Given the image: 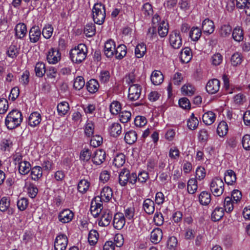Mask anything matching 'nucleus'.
<instances>
[{
	"instance_id": "obj_44",
	"label": "nucleus",
	"mask_w": 250,
	"mask_h": 250,
	"mask_svg": "<svg viewBox=\"0 0 250 250\" xmlns=\"http://www.w3.org/2000/svg\"><path fill=\"white\" fill-rule=\"evenodd\" d=\"M202 34L201 30L197 27H193L190 32L189 37L194 41H198Z\"/></svg>"
},
{
	"instance_id": "obj_41",
	"label": "nucleus",
	"mask_w": 250,
	"mask_h": 250,
	"mask_svg": "<svg viewBox=\"0 0 250 250\" xmlns=\"http://www.w3.org/2000/svg\"><path fill=\"white\" fill-rule=\"evenodd\" d=\"M20 48L17 45L12 44L7 49L6 54L12 59L16 58L19 54Z\"/></svg>"
},
{
	"instance_id": "obj_59",
	"label": "nucleus",
	"mask_w": 250,
	"mask_h": 250,
	"mask_svg": "<svg viewBox=\"0 0 250 250\" xmlns=\"http://www.w3.org/2000/svg\"><path fill=\"white\" fill-rule=\"evenodd\" d=\"M149 178L148 173L145 171H140L138 175H137V181L140 183H145Z\"/></svg>"
},
{
	"instance_id": "obj_3",
	"label": "nucleus",
	"mask_w": 250,
	"mask_h": 250,
	"mask_svg": "<svg viewBox=\"0 0 250 250\" xmlns=\"http://www.w3.org/2000/svg\"><path fill=\"white\" fill-rule=\"evenodd\" d=\"M104 5L101 3H97L92 8V18L94 22L99 25L104 23L105 18Z\"/></svg>"
},
{
	"instance_id": "obj_42",
	"label": "nucleus",
	"mask_w": 250,
	"mask_h": 250,
	"mask_svg": "<svg viewBox=\"0 0 250 250\" xmlns=\"http://www.w3.org/2000/svg\"><path fill=\"white\" fill-rule=\"evenodd\" d=\"M197 182L196 179L191 178L188 182L187 185V190L189 193L193 194L197 189Z\"/></svg>"
},
{
	"instance_id": "obj_38",
	"label": "nucleus",
	"mask_w": 250,
	"mask_h": 250,
	"mask_svg": "<svg viewBox=\"0 0 250 250\" xmlns=\"http://www.w3.org/2000/svg\"><path fill=\"white\" fill-rule=\"evenodd\" d=\"M199 200L201 204L207 205L211 201L210 194L206 191H202L199 196Z\"/></svg>"
},
{
	"instance_id": "obj_13",
	"label": "nucleus",
	"mask_w": 250,
	"mask_h": 250,
	"mask_svg": "<svg viewBox=\"0 0 250 250\" xmlns=\"http://www.w3.org/2000/svg\"><path fill=\"white\" fill-rule=\"evenodd\" d=\"M74 214L69 209H65L60 212L58 215L59 220L62 223L70 222L73 219Z\"/></svg>"
},
{
	"instance_id": "obj_45",
	"label": "nucleus",
	"mask_w": 250,
	"mask_h": 250,
	"mask_svg": "<svg viewBox=\"0 0 250 250\" xmlns=\"http://www.w3.org/2000/svg\"><path fill=\"white\" fill-rule=\"evenodd\" d=\"M84 33L88 37L93 36L96 33L95 26L93 23L87 24L84 28Z\"/></svg>"
},
{
	"instance_id": "obj_31",
	"label": "nucleus",
	"mask_w": 250,
	"mask_h": 250,
	"mask_svg": "<svg viewBox=\"0 0 250 250\" xmlns=\"http://www.w3.org/2000/svg\"><path fill=\"white\" fill-rule=\"evenodd\" d=\"M215 118V114L213 112L208 111L203 115L202 119L206 125H210L214 123Z\"/></svg>"
},
{
	"instance_id": "obj_58",
	"label": "nucleus",
	"mask_w": 250,
	"mask_h": 250,
	"mask_svg": "<svg viewBox=\"0 0 250 250\" xmlns=\"http://www.w3.org/2000/svg\"><path fill=\"white\" fill-rule=\"evenodd\" d=\"M199 141L201 143H206L208 141V134L207 129H201L198 135Z\"/></svg>"
},
{
	"instance_id": "obj_54",
	"label": "nucleus",
	"mask_w": 250,
	"mask_h": 250,
	"mask_svg": "<svg viewBox=\"0 0 250 250\" xmlns=\"http://www.w3.org/2000/svg\"><path fill=\"white\" fill-rule=\"evenodd\" d=\"M91 139L90 142V146L94 147L100 146L103 143V138L98 135H93L91 136Z\"/></svg>"
},
{
	"instance_id": "obj_47",
	"label": "nucleus",
	"mask_w": 250,
	"mask_h": 250,
	"mask_svg": "<svg viewBox=\"0 0 250 250\" xmlns=\"http://www.w3.org/2000/svg\"><path fill=\"white\" fill-rule=\"evenodd\" d=\"M84 84V79L82 76H78L74 80L73 87L76 90H81L83 87Z\"/></svg>"
},
{
	"instance_id": "obj_17",
	"label": "nucleus",
	"mask_w": 250,
	"mask_h": 250,
	"mask_svg": "<svg viewBox=\"0 0 250 250\" xmlns=\"http://www.w3.org/2000/svg\"><path fill=\"white\" fill-rule=\"evenodd\" d=\"M98 201H100L99 199H96L95 198L92 200L91 204L90 211L94 217H97L103 209V204L97 203Z\"/></svg>"
},
{
	"instance_id": "obj_29",
	"label": "nucleus",
	"mask_w": 250,
	"mask_h": 250,
	"mask_svg": "<svg viewBox=\"0 0 250 250\" xmlns=\"http://www.w3.org/2000/svg\"><path fill=\"white\" fill-rule=\"evenodd\" d=\"M19 173L21 175H26L29 173L31 169V165L29 162L24 161L21 162L18 166Z\"/></svg>"
},
{
	"instance_id": "obj_34",
	"label": "nucleus",
	"mask_w": 250,
	"mask_h": 250,
	"mask_svg": "<svg viewBox=\"0 0 250 250\" xmlns=\"http://www.w3.org/2000/svg\"><path fill=\"white\" fill-rule=\"evenodd\" d=\"M146 51V47L144 43L138 44L135 49V55L137 58L143 57Z\"/></svg>"
},
{
	"instance_id": "obj_51",
	"label": "nucleus",
	"mask_w": 250,
	"mask_h": 250,
	"mask_svg": "<svg viewBox=\"0 0 250 250\" xmlns=\"http://www.w3.org/2000/svg\"><path fill=\"white\" fill-rule=\"evenodd\" d=\"M121 110V105L118 101H113L110 105V111L111 114L117 115Z\"/></svg>"
},
{
	"instance_id": "obj_7",
	"label": "nucleus",
	"mask_w": 250,
	"mask_h": 250,
	"mask_svg": "<svg viewBox=\"0 0 250 250\" xmlns=\"http://www.w3.org/2000/svg\"><path fill=\"white\" fill-rule=\"evenodd\" d=\"M61 54L59 50L55 48H51L47 54V60L49 63L56 64L61 60Z\"/></svg>"
},
{
	"instance_id": "obj_2",
	"label": "nucleus",
	"mask_w": 250,
	"mask_h": 250,
	"mask_svg": "<svg viewBox=\"0 0 250 250\" xmlns=\"http://www.w3.org/2000/svg\"><path fill=\"white\" fill-rule=\"evenodd\" d=\"M21 113L17 109H13L7 115L5 123L9 129H13L19 126L22 121Z\"/></svg>"
},
{
	"instance_id": "obj_18",
	"label": "nucleus",
	"mask_w": 250,
	"mask_h": 250,
	"mask_svg": "<svg viewBox=\"0 0 250 250\" xmlns=\"http://www.w3.org/2000/svg\"><path fill=\"white\" fill-rule=\"evenodd\" d=\"M112 218V214L109 210L104 212L100 218V220L99 221V225L102 227L108 226L111 221Z\"/></svg>"
},
{
	"instance_id": "obj_21",
	"label": "nucleus",
	"mask_w": 250,
	"mask_h": 250,
	"mask_svg": "<svg viewBox=\"0 0 250 250\" xmlns=\"http://www.w3.org/2000/svg\"><path fill=\"white\" fill-rule=\"evenodd\" d=\"M41 120L40 114L37 112H34L29 117L28 124L31 126L35 127L39 125Z\"/></svg>"
},
{
	"instance_id": "obj_9",
	"label": "nucleus",
	"mask_w": 250,
	"mask_h": 250,
	"mask_svg": "<svg viewBox=\"0 0 250 250\" xmlns=\"http://www.w3.org/2000/svg\"><path fill=\"white\" fill-rule=\"evenodd\" d=\"M220 86V81L217 79H213L208 82L206 88L209 94H213L219 91Z\"/></svg>"
},
{
	"instance_id": "obj_4",
	"label": "nucleus",
	"mask_w": 250,
	"mask_h": 250,
	"mask_svg": "<svg viewBox=\"0 0 250 250\" xmlns=\"http://www.w3.org/2000/svg\"><path fill=\"white\" fill-rule=\"evenodd\" d=\"M210 189L215 196H221L224 190V184L223 180L219 177L213 179L210 185Z\"/></svg>"
},
{
	"instance_id": "obj_5",
	"label": "nucleus",
	"mask_w": 250,
	"mask_h": 250,
	"mask_svg": "<svg viewBox=\"0 0 250 250\" xmlns=\"http://www.w3.org/2000/svg\"><path fill=\"white\" fill-rule=\"evenodd\" d=\"M169 42L174 49H179L182 44V39L178 31H173L169 35Z\"/></svg>"
},
{
	"instance_id": "obj_60",
	"label": "nucleus",
	"mask_w": 250,
	"mask_h": 250,
	"mask_svg": "<svg viewBox=\"0 0 250 250\" xmlns=\"http://www.w3.org/2000/svg\"><path fill=\"white\" fill-rule=\"evenodd\" d=\"M120 120L123 123H126L130 120L131 114L127 111H121L120 113Z\"/></svg>"
},
{
	"instance_id": "obj_46",
	"label": "nucleus",
	"mask_w": 250,
	"mask_h": 250,
	"mask_svg": "<svg viewBox=\"0 0 250 250\" xmlns=\"http://www.w3.org/2000/svg\"><path fill=\"white\" fill-rule=\"evenodd\" d=\"M89 186L90 184L87 180H81L78 183V190L81 193H85L88 189Z\"/></svg>"
},
{
	"instance_id": "obj_11",
	"label": "nucleus",
	"mask_w": 250,
	"mask_h": 250,
	"mask_svg": "<svg viewBox=\"0 0 250 250\" xmlns=\"http://www.w3.org/2000/svg\"><path fill=\"white\" fill-rule=\"evenodd\" d=\"M106 153L103 149H96L92 156V161L94 164L100 165L102 164L105 160Z\"/></svg>"
},
{
	"instance_id": "obj_63",
	"label": "nucleus",
	"mask_w": 250,
	"mask_h": 250,
	"mask_svg": "<svg viewBox=\"0 0 250 250\" xmlns=\"http://www.w3.org/2000/svg\"><path fill=\"white\" fill-rule=\"evenodd\" d=\"M182 92L185 93V95H192L193 94L195 89L190 84H185L181 88Z\"/></svg>"
},
{
	"instance_id": "obj_39",
	"label": "nucleus",
	"mask_w": 250,
	"mask_h": 250,
	"mask_svg": "<svg viewBox=\"0 0 250 250\" xmlns=\"http://www.w3.org/2000/svg\"><path fill=\"white\" fill-rule=\"evenodd\" d=\"M228 131V125L225 121L221 122L217 128V133L220 137L225 136Z\"/></svg>"
},
{
	"instance_id": "obj_56",
	"label": "nucleus",
	"mask_w": 250,
	"mask_h": 250,
	"mask_svg": "<svg viewBox=\"0 0 250 250\" xmlns=\"http://www.w3.org/2000/svg\"><path fill=\"white\" fill-rule=\"evenodd\" d=\"M170 179V170H167V171L160 172L159 179L162 183L166 184L167 183L168 181Z\"/></svg>"
},
{
	"instance_id": "obj_8",
	"label": "nucleus",
	"mask_w": 250,
	"mask_h": 250,
	"mask_svg": "<svg viewBox=\"0 0 250 250\" xmlns=\"http://www.w3.org/2000/svg\"><path fill=\"white\" fill-rule=\"evenodd\" d=\"M67 237L64 234L58 235L55 240V250H65L67 245Z\"/></svg>"
},
{
	"instance_id": "obj_27",
	"label": "nucleus",
	"mask_w": 250,
	"mask_h": 250,
	"mask_svg": "<svg viewBox=\"0 0 250 250\" xmlns=\"http://www.w3.org/2000/svg\"><path fill=\"white\" fill-rule=\"evenodd\" d=\"M151 81L154 85H159L163 81V75L160 71H154L151 76Z\"/></svg>"
},
{
	"instance_id": "obj_10",
	"label": "nucleus",
	"mask_w": 250,
	"mask_h": 250,
	"mask_svg": "<svg viewBox=\"0 0 250 250\" xmlns=\"http://www.w3.org/2000/svg\"><path fill=\"white\" fill-rule=\"evenodd\" d=\"M112 195V189L109 187H105L101 192L100 196L96 197L95 199H99V201L101 202L103 201L108 202L111 199Z\"/></svg>"
},
{
	"instance_id": "obj_14",
	"label": "nucleus",
	"mask_w": 250,
	"mask_h": 250,
	"mask_svg": "<svg viewBox=\"0 0 250 250\" xmlns=\"http://www.w3.org/2000/svg\"><path fill=\"white\" fill-rule=\"evenodd\" d=\"M125 218L124 214L121 213H117L115 214L113 221V226L115 229H121L125 225Z\"/></svg>"
},
{
	"instance_id": "obj_35",
	"label": "nucleus",
	"mask_w": 250,
	"mask_h": 250,
	"mask_svg": "<svg viewBox=\"0 0 250 250\" xmlns=\"http://www.w3.org/2000/svg\"><path fill=\"white\" fill-rule=\"evenodd\" d=\"M126 54V47L124 44L119 45L116 49L114 55L116 59L119 60L122 59Z\"/></svg>"
},
{
	"instance_id": "obj_24",
	"label": "nucleus",
	"mask_w": 250,
	"mask_h": 250,
	"mask_svg": "<svg viewBox=\"0 0 250 250\" xmlns=\"http://www.w3.org/2000/svg\"><path fill=\"white\" fill-rule=\"evenodd\" d=\"M143 206L145 211L147 214H151L154 212L155 210L154 203L152 200L150 199L145 200Z\"/></svg>"
},
{
	"instance_id": "obj_50",
	"label": "nucleus",
	"mask_w": 250,
	"mask_h": 250,
	"mask_svg": "<svg viewBox=\"0 0 250 250\" xmlns=\"http://www.w3.org/2000/svg\"><path fill=\"white\" fill-rule=\"evenodd\" d=\"M125 155L123 153L116 155L113 160V164L115 166L119 167L123 166L125 163Z\"/></svg>"
},
{
	"instance_id": "obj_19",
	"label": "nucleus",
	"mask_w": 250,
	"mask_h": 250,
	"mask_svg": "<svg viewBox=\"0 0 250 250\" xmlns=\"http://www.w3.org/2000/svg\"><path fill=\"white\" fill-rule=\"evenodd\" d=\"M163 237V232L161 229L156 228L154 229L150 234V241L155 244L159 243Z\"/></svg>"
},
{
	"instance_id": "obj_53",
	"label": "nucleus",
	"mask_w": 250,
	"mask_h": 250,
	"mask_svg": "<svg viewBox=\"0 0 250 250\" xmlns=\"http://www.w3.org/2000/svg\"><path fill=\"white\" fill-rule=\"evenodd\" d=\"M231 32V27L229 24L222 25L219 30L220 35L223 37L229 36Z\"/></svg>"
},
{
	"instance_id": "obj_40",
	"label": "nucleus",
	"mask_w": 250,
	"mask_h": 250,
	"mask_svg": "<svg viewBox=\"0 0 250 250\" xmlns=\"http://www.w3.org/2000/svg\"><path fill=\"white\" fill-rule=\"evenodd\" d=\"M168 23L164 21H162L160 22L158 29V32L160 37H165L167 35L168 31Z\"/></svg>"
},
{
	"instance_id": "obj_23",
	"label": "nucleus",
	"mask_w": 250,
	"mask_h": 250,
	"mask_svg": "<svg viewBox=\"0 0 250 250\" xmlns=\"http://www.w3.org/2000/svg\"><path fill=\"white\" fill-rule=\"evenodd\" d=\"M108 131L111 136L117 137L121 133L122 127L120 124L113 123L109 126Z\"/></svg>"
},
{
	"instance_id": "obj_36",
	"label": "nucleus",
	"mask_w": 250,
	"mask_h": 250,
	"mask_svg": "<svg viewBox=\"0 0 250 250\" xmlns=\"http://www.w3.org/2000/svg\"><path fill=\"white\" fill-rule=\"evenodd\" d=\"M142 12L146 19H149L153 13L152 5L148 2L145 3L142 6Z\"/></svg>"
},
{
	"instance_id": "obj_57",
	"label": "nucleus",
	"mask_w": 250,
	"mask_h": 250,
	"mask_svg": "<svg viewBox=\"0 0 250 250\" xmlns=\"http://www.w3.org/2000/svg\"><path fill=\"white\" fill-rule=\"evenodd\" d=\"M242 60V56L240 53L236 52L233 54L231 57V64L233 66H237L240 64Z\"/></svg>"
},
{
	"instance_id": "obj_22",
	"label": "nucleus",
	"mask_w": 250,
	"mask_h": 250,
	"mask_svg": "<svg viewBox=\"0 0 250 250\" xmlns=\"http://www.w3.org/2000/svg\"><path fill=\"white\" fill-rule=\"evenodd\" d=\"M192 53L190 48L185 47L181 51L180 58L183 63L188 62L192 58Z\"/></svg>"
},
{
	"instance_id": "obj_12",
	"label": "nucleus",
	"mask_w": 250,
	"mask_h": 250,
	"mask_svg": "<svg viewBox=\"0 0 250 250\" xmlns=\"http://www.w3.org/2000/svg\"><path fill=\"white\" fill-rule=\"evenodd\" d=\"M41 31L38 26H33L29 32V40L31 42H37L41 39Z\"/></svg>"
},
{
	"instance_id": "obj_49",
	"label": "nucleus",
	"mask_w": 250,
	"mask_h": 250,
	"mask_svg": "<svg viewBox=\"0 0 250 250\" xmlns=\"http://www.w3.org/2000/svg\"><path fill=\"white\" fill-rule=\"evenodd\" d=\"M53 30L51 25L47 24L44 26L41 33L44 38L49 39L52 35Z\"/></svg>"
},
{
	"instance_id": "obj_28",
	"label": "nucleus",
	"mask_w": 250,
	"mask_h": 250,
	"mask_svg": "<svg viewBox=\"0 0 250 250\" xmlns=\"http://www.w3.org/2000/svg\"><path fill=\"white\" fill-rule=\"evenodd\" d=\"M129 176V170L126 168H124L120 172L119 176V183L122 186H125L128 183Z\"/></svg>"
},
{
	"instance_id": "obj_16",
	"label": "nucleus",
	"mask_w": 250,
	"mask_h": 250,
	"mask_svg": "<svg viewBox=\"0 0 250 250\" xmlns=\"http://www.w3.org/2000/svg\"><path fill=\"white\" fill-rule=\"evenodd\" d=\"M214 29L215 25L212 21L207 18L203 21L202 29L204 33L211 34L214 32Z\"/></svg>"
},
{
	"instance_id": "obj_30",
	"label": "nucleus",
	"mask_w": 250,
	"mask_h": 250,
	"mask_svg": "<svg viewBox=\"0 0 250 250\" xmlns=\"http://www.w3.org/2000/svg\"><path fill=\"white\" fill-rule=\"evenodd\" d=\"M224 215V209L223 208L216 207L211 214V220L216 222L220 220Z\"/></svg>"
},
{
	"instance_id": "obj_64",
	"label": "nucleus",
	"mask_w": 250,
	"mask_h": 250,
	"mask_svg": "<svg viewBox=\"0 0 250 250\" xmlns=\"http://www.w3.org/2000/svg\"><path fill=\"white\" fill-rule=\"evenodd\" d=\"M243 148L246 150H250V135H245L242 140Z\"/></svg>"
},
{
	"instance_id": "obj_62",
	"label": "nucleus",
	"mask_w": 250,
	"mask_h": 250,
	"mask_svg": "<svg viewBox=\"0 0 250 250\" xmlns=\"http://www.w3.org/2000/svg\"><path fill=\"white\" fill-rule=\"evenodd\" d=\"M12 146V142L9 139H3L0 143V149L2 151H6L9 150V148Z\"/></svg>"
},
{
	"instance_id": "obj_1",
	"label": "nucleus",
	"mask_w": 250,
	"mask_h": 250,
	"mask_svg": "<svg viewBox=\"0 0 250 250\" xmlns=\"http://www.w3.org/2000/svg\"><path fill=\"white\" fill-rule=\"evenodd\" d=\"M87 53L86 46L84 44L80 43L70 50V58L73 62L80 63L85 59Z\"/></svg>"
},
{
	"instance_id": "obj_6",
	"label": "nucleus",
	"mask_w": 250,
	"mask_h": 250,
	"mask_svg": "<svg viewBox=\"0 0 250 250\" xmlns=\"http://www.w3.org/2000/svg\"><path fill=\"white\" fill-rule=\"evenodd\" d=\"M141 86L138 84L130 85L128 89V97L130 101H134L138 100L141 93Z\"/></svg>"
},
{
	"instance_id": "obj_52",
	"label": "nucleus",
	"mask_w": 250,
	"mask_h": 250,
	"mask_svg": "<svg viewBox=\"0 0 250 250\" xmlns=\"http://www.w3.org/2000/svg\"><path fill=\"white\" fill-rule=\"evenodd\" d=\"M98 237L99 234L96 230H92L90 231L88 237L89 244L91 245H95L97 242Z\"/></svg>"
},
{
	"instance_id": "obj_26",
	"label": "nucleus",
	"mask_w": 250,
	"mask_h": 250,
	"mask_svg": "<svg viewBox=\"0 0 250 250\" xmlns=\"http://www.w3.org/2000/svg\"><path fill=\"white\" fill-rule=\"evenodd\" d=\"M86 87L88 92L91 93H95L99 88V84L96 80L91 79L86 83Z\"/></svg>"
},
{
	"instance_id": "obj_48",
	"label": "nucleus",
	"mask_w": 250,
	"mask_h": 250,
	"mask_svg": "<svg viewBox=\"0 0 250 250\" xmlns=\"http://www.w3.org/2000/svg\"><path fill=\"white\" fill-rule=\"evenodd\" d=\"M232 37L237 42H240L243 40L244 35L243 30L240 27H235L232 32Z\"/></svg>"
},
{
	"instance_id": "obj_33",
	"label": "nucleus",
	"mask_w": 250,
	"mask_h": 250,
	"mask_svg": "<svg viewBox=\"0 0 250 250\" xmlns=\"http://www.w3.org/2000/svg\"><path fill=\"white\" fill-rule=\"evenodd\" d=\"M137 134L135 131L130 130L126 133L125 136V141L129 145L134 144L137 140Z\"/></svg>"
},
{
	"instance_id": "obj_61",
	"label": "nucleus",
	"mask_w": 250,
	"mask_h": 250,
	"mask_svg": "<svg viewBox=\"0 0 250 250\" xmlns=\"http://www.w3.org/2000/svg\"><path fill=\"white\" fill-rule=\"evenodd\" d=\"M224 206L227 212H230L233 209V206L231 202V198L228 196L225 198Z\"/></svg>"
},
{
	"instance_id": "obj_43",
	"label": "nucleus",
	"mask_w": 250,
	"mask_h": 250,
	"mask_svg": "<svg viewBox=\"0 0 250 250\" xmlns=\"http://www.w3.org/2000/svg\"><path fill=\"white\" fill-rule=\"evenodd\" d=\"M69 110V106L67 102H62L57 106V110L60 116H64L67 113Z\"/></svg>"
},
{
	"instance_id": "obj_32",
	"label": "nucleus",
	"mask_w": 250,
	"mask_h": 250,
	"mask_svg": "<svg viewBox=\"0 0 250 250\" xmlns=\"http://www.w3.org/2000/svg\"><path fill=\"white\" fill-rule=\"evenodd\" d=\"M31 179L34 181L38 180L42 175V168L40 166H35L30 170Z\"/></svg>"
},
{
	"instance_id": "obj_20",
	"label": "nucleus",
	"mask_w": 250,
	"mask_h": 250,
	"mask_svg": "<svg viewBox=\"0 0 250 250\" xmlns=\"http://www.w3.org/2000/svg\"><path fill=\"white\" fill-rule=\"evenodd\" d=\"M15 36L19 39H22L26 34V25L23 23L17 24L15 28Z\"/></svg>"
},
{
	"instance_id": "obj_37",
	"label": "nucleus",
	"mask_w": 250,
	"mask_h": 250,
	"mask_svg": "<svg viewBox=\"0 0 250 250\" xmlns=\"http://www.w3.org/2000/svg\"><path fill=\"white\" fill-rule=\"evenodd\" d=\"M45 64L42 62H39L36 63L35 67V72L36 76L42 77L46 72Z\"/></svg>"
},
{
	"instance_id": "obj_25",
	"label": "nucleus",
	"mask_w": 250,
	"mask_h": 250,
	"mask_svg": "<svg viewBox=\"0 0 250 250\" xmlns=\"http://www.w3.org/2000/svg\"><path fill=\"white\" fill-rule=\"evenodd\" d=\"M224 180L228 185H232L236 180L235 173L231 169H229L225 173Z\"/></svg>"
},
{
	"instance_id": "obj_55",
	"label": "nucleus",
	"mask_w": 250,
	"mask_h": 250,
	"mask_svg": "<svg viewBox=\"0 0 250 250\" xmlns=\"http://www.w3.org/2000/svg\"><path fill=\"white\" fill-rule=\"evenodd\" d=\"M10 207V200L6 197H2L0 200V210L6 211Z\"/></svg>"
},
{
	"instance_id": "obj_15",
	"label": "nucleus",
	"mask_w": 250,
	"mask_h": 250,
	"mask_svg": "<svg viewBox=\"0 0 250 250\" xmlns=\"http://www.w3.org/2000/svg\"><path fill=\"white\" fill-rule=\"evenodd\" d=\"M115 43L112 40H108L104 44V53L107 58H111L115 52Z\"/></svg>"
}]
</instances>
